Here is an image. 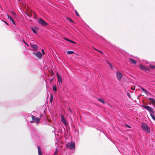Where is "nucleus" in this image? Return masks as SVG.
<instances>
[{
	"mask_svg": "<svg viewBox=\"0 0 155 155\" xmlns=\"http://www.w3.org/2000/svg\"><path fill=\"white\" fill-rule=\"evenodd\" d=\"M30 45L31 47L32 48L34 51H36L38 50V46L37 45H33L31 44H30Z\"/></svg>",
	"mask_w": 155,
	"mask_h": 155,
	"instance_id": "7",
	"label": "nucleus"
},
{
	"mask_svg": "<svg viewBox=\"0 0 155 155\" xmlns=\"http://www.w3.org/2000/svg\"><path fill=\"white\" fill-rule=\"evenodd\" d=\"M53 89L54 91H57V88L56 86H54L53 87Z\"/></svg>",
	"mask_w": 155,
	"mask_h": 155,
	"instance_id": "19",
	"label": "nucleus"
},
{
	"mask_svg": "<svg viewBox=\"0 0 155 155\" xmlns=\"http://www.w3.org/2000/svg\"><path fill=\"white\" fill-rule=\"evenodd\" d=\"M69 42H71V43H73V44H75V42L72 41H71V40H70V41H69Z\"/></svg>",
	"mask_w": 155,
	"mask_h": 155,
	"instance_id": "26",
	"label": "nucleus"
},
{
	"mask_svg": "<svg viewBox=\"0 0 155 155\" xmlns=\"http://www.w3.org/2000/svg\"><path fill=\"white\" fill-rule=\"evenodd\" d=\"M140 68L141 69L143 70H146L147 69L145 66L142 64L140 65Z\"/></svg>",
	"mask_w": 155,
	"mask_h": 155,
	"instance_id": "13",
	"label": "nucleus"
},
{
	"mask_svg": "<svg viewBox=\"0 0 155 155\" xmlns=\"http://www.w3.org/2000/svg\"><path fill=\"white\" fill-rule=\"evenodd\" d=\"M67 147L70 150H74L75 148V144L74 142H71L67 144Z\"/></svg>",
	"mask_w": 155,
	"mask_h": 155,
	"instance_id": "2",
	"label": "nucleus"
},
{
	"mask_svg": "<svg viewBox=\"0 0 155 155\" xmlns=\"http://www.w3.org/2000/svg\"><path fill=\"white\" fill-rule=\"evenodd\" d=\"M12 13L14 15H15V13L13 12H12Z\"/></svg>",
	"mask_w": 155,
	"mask_h": 155,
	"instance_id": "37",
	"label": "nucleus"
},
{
	"mask_svg": "<svg viewBox=\"0 0 155 155\" xmlns=\"http://www.w3.org/2000/svg\"><path fill=\"white\" fill-rule=\"evenodd\" d=\"M10 21L12 22V23L14 24L15 25V23L13 20L12 18V17H10V18H9Z\"/></svg>",
	"mask_w": 155,
	"mask_h": 155,
	"instance_id": "15",
	"label": "nucleus"
},
{
	"mask_svg": "<svg viewBox=\"0 0 155 155\" xmlns=\"http://www.w3.org/2000/svg\"><path fill=\"white\" fill-rule=\"evenodd\" d=\"M34 54L39 58H41L42 57V55L41 53L39 51H37L35 53H34Z\"/></svg>",
	"mask_w": 155,
	"mask_h": 155,
	"instance_id": "8",
	"label": "nucleus"
},
{
	"mask_svg": "<svg viewBox=\"0 0 155 155\" xmlns=\"http://www.w3.org/2000/svg\"><path fill=\"white\" fill-rule=\"evenodd\" d=\"M141 127L143 130L148 133H150V130L148 125L144 123H142Z\"/></svg>",
	"mask_w": 155,
	"mask_h": 155,
	"instance_id": "1",
	"label": "nucleus"
},
{
	"mask_svg": "<svg viewBox=\"0 0 155 155\" xmlns=\"http://www.w3.org/2000/svg\"><path fill=\"white\" fill-rule=\"evenodd\" d=\"M18 0V1H20V0Z\"/></svg>",
	"mask_w": 155,
	"mask_h": 155,
	"instance_id": "41",
	"label": "nucleus"
},
{
	"mask_svg": "<svg viewBox=\"0 0 155 155\" xmlns=\"http://www.w3.org/2000/svg\"><path fill=\"white\" fill-rule=\"evenodd\" d=\"M61 120L62 122L65 125H67V124L66 122V120L62 115H61Z\"/></svg>",
	"mask_w": 155,
	"mask_h": 155,
	"instance_id": "9",
	"label": "nucleus"
},
{
	"mask_svg": "<svg viewBox=\"0 0 155 155\" xmlns=\"http://www.w3.org/2000/svg\"><path fill=\"white\" fill-rule=\"evenodd\" d=\"M117 79L119 81H120L121 78L122 77V74L119 71L117 72Z\"/></svg>",
	"mask_w": 155,
	"mask_h": 155,
	"instance_id": "4",
	"label": "nucleus"
},
{
	"mask_svg": "<svg viewBox=\"0 0 155 155\" xmlns=\"http://www.w3.org/2000/svg\"><path fill=\"white\" fill-rule=\"evenodd\" d=\"M131 89H132V90H134L135 89V87H131Z\"/></svg>",
	"mask_w": 155,
	"mask_h": 155,
	"instance_id": "32",
	"label": "nucleus"
},
{
	"mask_svg": "<svg viewBox=\"0 0 155 155\" xmlns=\"http://www.w3.org/2000/svg\"><path fill=\"white\" fill-rule=\"evenodd\" d=\"M53 101V96L52 94L51 95V96L50 97V102L51 103Z\"/></svg>",
	"mask_w": 155,
	"mask_h": 155,
	"instance_id": "21",
	"label": "nucleus"
},
{
	"mask_svg": "<svg viewBox=\"0 0 155 155\" xmlns=\"http://www.w3.org/2000/svg\"><path fill=\"white\" fill-rule=\"evenodd\" d=\"M31 29H32V31H33V32L35 34H36V32L35 31V30L33 28H32Z\"/></svg>",
	"mask_w": 155,
	"mask_h": 155,
	"instance_id": "24",
	"label": "nucleus"
},
{
	"mask_svg": "<svg viewBox=\"0 0 155 155\" xmlns=\"http://www.w3.org/2000/svg\"><path fill=\"white\" fill-rule=\"evenodd\" d=\"M74 52L73 51H67V53L68 54H73L74 53Z\"/></svg>",
	"mask_w": 155,
	"mask_h": 155,
	"instance_id": "18",
	"label": "nucleus"
},
{
	"mask_svg": "<svg viewBox=\"0 0 155 155\" xmlns=\"http://www.w3.org/2000/svg\"><path fill=\"white\" fill-rule=\"evenodd\" d=\"M129 60L131 62H132V63H133L134 64H136L137 63L136 61L135 60H134L133 59L130 58Z\"/></svg>",
	"mask_w": 155,
	"mask_h": 155,
	"instance_id": "14",
	"label": "nucleus"
},
{
	"mask_svg": "<svg viewBox=\"0 0 155 155\" xmlns=\"http://www.w3.org/2000/svg\"><path fill=\"white\" fill-rule=\"evenodd\" d=\"M11 16H10L8 14L7 15V17L8 19H9Z\"/></svg>",
	"mask_w": 155,
	"mask_h": 155,
	"instance_id": "31",
	"label": "nucleus"
},
{
	"mask_svg": "<svg viewBox=\"0 0 155 155\" xmlns=\"http://www.w3.org/2000/svg\"><path fill=\"white\" fill-rule=\"evenodd\" d=\"M31 117L33 121L38 124L39 123L40 121V119L39 118L33 115L31 116Z\"/></svg>",
	"mask_w": 155,
	"mask_h": 155,
	"instance_id": "3",
	"label": "nucleus"
},
{
	"mask_svg": "<svg viewBox=\"0 0 155 155\" xmlns=\"http://www.w3.org/2000/svg\"><path fill=\"white\" fill-rule=\"evenodd\" d=\"M107 63L109 65V67H110V69L111 70L113 69V67L112 65V64H110V63H109V62H107Z\"/></svg>",
	"mask_w": 155,
	"mask_h": 155,
	"instance_id": "16",
	"label": "nucleus"
},
{
	"mask_svg": "<svg viewBox=\"0 0 155 155\" xmlns=\"http://www.w3.org/2000/svg\"><path fill=\"white\" fill-rule=\"evenodd\" d=\"M64 39L66 41H69L70 40L68 39L67 38H64Z\"/></svg>",
	"mask_w": 155,
	"mask_h": 155,
	"instance_id": "27",
	"label": "nucleus"
},
{
	"mask_svg": "<svg viewBox=\"0 0 155 155\" xmlns=\"http://www.w3.org/2000/svg\"><path fill=\"white\" fill-rule=\"evenodd\" d=\"M125 125L126 127H128V128H130L131 127L130 126L128 125H127V124H125Z\"/></svg>",
	"mask_w": 155,
	"mask_h": 155,
	"instance_id": "25",
	"label": "nucleus"
},
{
	"mask_svg": "<svg viewBox=\"0 0 155 155\" xmlns=\"http://www.w3.org/2000/svg\"><path fill=\"white\" fill-rule=\"evenodd\" d=\"M38 153L39 155H42V154L41 152V149L40 147L38 146Z\"/></svg>",
	"mask_w": 155,
	"mask_h": 155,
	"instance_id": "12",
	"label": "nucleus"
},
{
	"mask_svg": "<svg viewBox=\"0 0 155 155\" xmlns=\"http://www.w3.org/2000/svg\"><path fill=\"white\" fill-rule=\"evenodd\" d=\"M2 21H4L5 23L6 24H7V25H8V23L6 22V21H3V20Z\"/></svg>",
	"mask_w": 155,
	"mask_h": 155,
	"instance_id": "36",
	"label": "nucleus"
},
{
	"mask_svg": "<svg viewBox=\"0 0 155 155\" xmlns=\"http://www.w3.org/2000/svg\"><path fill=\"white\" fill-rule=\"evenodd\" d=\"M149 67L151 69H153L155 68V66L154 65H150Z\"/></svg>",
	"mask_w": 155,
	"mask_h": 155,
	"instance_id": "20",
	"label": "nucleus"
},
{
	"mask_svg": "<svg viewBox=\"0 0 155 155\" xmlns=\"http://www.w3.org/2000/svg\"><path fill=\"white\" fill-rule=\"evenodd\" d=\"M75 13L76 15L78 16H79V15L77 12L76 11H75Z\"/></svg>",
	"mask_w": 155,
	"mask_h": 155,
	"instance_id": "30",
	"label": "nucleus"
},
{
	"mask_svg": "<svg viewBox=\"0 0 155 155\" xmlns=\"http://www.w3.org/2000/svg\"><path fill=\"white\" fill-rule=\"evenodd\" d=\"M142 107H144V108L147 109V110L150 111L151 112H152L153 113H154V112L153 111V109L152 108L150 107L149 106H144L143 105Z\"/></svg>",
	"mask_w": 155,
	"mask_h": 155,
	"instance_id": "6",
	"label": "nucleus"
},
{
	"mask_svg": "<svg viewBox=\"0 0 155 155\" xmlns=\"http://www.w3.org/2000/svg\"><path fill=\"white\" fill-rule=\"evenodd\" d=\"M98 100L99 101L101 102L102 103H104V99L102 98H99L98 99Z\"/></svg>",
	"mask_w": 155,
	"mask_h": 155,
	"instance_id": "17",
	"label": "nucleus"
},
{
	"mask_svg": "<svg viewBox=\"0 0 155 155\" xmlns=\"http://www.w3.org/2000/svg\"><path fill=\"white\" fill-rule=\"evenodd\" d=\"M141 89H142V90H143V89H144V88H142V87H141Z\"/></svg>",
	"mask_w": 155,
	"mask_h": 155,
	"instance_id": "39",
	"label": "nucleus"
},
{
	"mask_svg": "<svg viewBox=\"0 0 155 155\" xmlns=\"http://www.w3.org/2000/svg\"><path fill=\"white\" fill-rule=\"evenodd\" d=\"M127 95L129 97H130V94L129 93H127Z\"/></svg>",
	"mask_w": 155,
	"mask_h": 155,
	"instance_id": "35",
	"label": "nucleus"
},
{
	"mask_svg": "<svg viewBox=\"0 0 155 155\" xmlns=\"http://www.w3.org/2000/svg\"><path fill=\"white\" fill-rule=\"evenodd\" d=\"M57 78L59 84H61L62 83V81L61 76L58 75Z\"/></svg>",
	"mask_w": 155,
	"mask_h": 155,
	"instance_id": "10",
	"label": "nucleus"
},
{
	"mask_svg": "<svg viewBox=\"0 0 155 155\" xmlns=\"http://www.w3.org/2000/svg\"><path fill=\"white\" fill-rule=\"evenodd\" d=\"M58 150H57V149H56L55 150V153H54V155H57V154L58 153Z\"/></svg>",
	"mask_w": 155,
	"mask_h": 155,
	"instance_id": "23",
	"label": "nucleus"
},
{
	"mask_svg": "<svg viewBox=\"0 0 155 155\" xmlns=\"http://www.w3.org/2000/svg\"><path fill=\"white\" fill-rule=\"evenodd\" d=\"M26 44L28 46H28V45L26 43Z\"/></svg>",
	"mask_w": 155,
	"mask_h": 155,
	"instance_id": "40",
	"label": "nucleus"
},
{
	"mask_svg": "<svg viewBox=\"0 0 155 155\" xmlns=\"http://www.w3.org/2000/svg\"><path fill=\"white\" fill-rule=\"evenodd\" d=\"M41 51L42 52V54L43 55H44L45 54L44 51L43 49H41Z\"/></svg>",
	"mask_w": 155,
	"mask_h": 155,
	"instance_id": "29",
	"label": "nucleus"
},
{
	"mask_svg": "<svg viewBox=\"0 0 155 155\" xmlns=\"http://www.w3.org/2000/svg\"><path fill=\"white\" fill-rule=\"evenodd\" d=\"M94 49H95V50H97V51H99V52H100L101 53H102V52L101 51H99V50H97V49H95V48H94Z\"/></svg>",
	"mask_w": 155,
	"mask_h": 155,
	"instance_id": "33",
	"label": "nucleus"
},
{
	"mask_svg": "<svg viewBox=\"0 0 155 155\" xmlns=\"http://www.w3.org/2000/svg\"><path fill=\"white\" fill-rule=\"evenodd\" d=\"M145 89H143V90H142L143 91H145Z\"/></svg>",
	"mask_w": 155,
	"mask_h": 155,
	"instance_id": "38",
	"label": "nucleus"
},
{
	"mask_svg": "<svg viewBox=\"0 0 155 155\" xmlns=\"http://www.w3.org/2000/svg\"><path fill=\"white\" fill-rule=\"evenodd\" d=\"M150 115L152 118L155 120V117L152 114H150Z\"/></svg>",
	"mask_w": 155,
	"mask_h": 155,
	"instance_id": "22",
	"label": "nucleus"
},
{
	"mask_svg": "<svg viewBox=\"0 0 155 155\" xmlns=\"http://www.w3.org/2000/svg\"><path fill=\"white\" fill-rule=\"evenodd\" d=\"M148 99L150 101V102L153 104H154L155 106V100L153 98H149Z\"/></svg>",
	"mask_w": 155,
	"mask_h": 155,
	"instance_id": "11",
	"label": "nucleus"
},
{
	"mask_svg": "<svg viewBox=\"0 0 155 155\" xmlns=\"http://www.w3.org/2000/svg\"><path fill=\"white\" fill-rule=\"evenodd\" d=\"M39 23L43 25H46L48 24L41 18H40L38 20Z\"/></svg>",
	"mask_w": 155,
	"mask_h": 155,
	"instance_id": "5",
	"label": "nucleus"
},
{
	"mask_svg": "<svg viewBox=\"0 0 155 155\" xmlns=\"http://www.w3.org/2000/svg\"><path fill=\"white\" fill-rule=\"evenodd\" d=\"M68 20H69V21H71V22H73V21H72V20H71V19H70V18H68Z\"/></svg>",
	"mask_w": 155,
	"mask_h": 155,
	"instance_id": "34",
	"label": "nucleus"
},
{
	"mask_svg": "<svg viewBox=\"0 0 155 155\" xmlns=\"http://www.w3.org/2000/svg\"><path fill=\"white\" fill-rule=\"evenodd\" d=\"M143 92L146 94L149 93L146 90H145Z\"/></svg>",
	"mask_w": 155,
	"mask_h": 155,
	"instance_id": "28",
	"label": "nucleus"
}]
</instances>
